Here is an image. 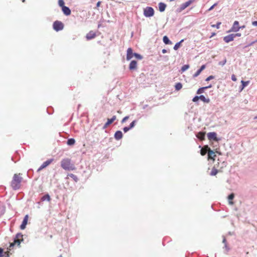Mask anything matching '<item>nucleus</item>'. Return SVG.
<instances>
[{"label":"nucleus","mask_w":257,"mask_h":257,"mask_svg":"<svg viewBox=\"0 0 257 257\" xmlns=\"http://www.w3.org/2000/svg\"><path fill=\"white\" fill-rule=\"evenodd\" d=\"M61 167L66 171H73L76 168L71 160L69 158H64L61 161Z\"/></svg>","instance_id":"nucleus-1"},{"label":"nucleus","mask_w":257,"mask_h":257,"mask_svg":"<svg viewBox=\"0 0 257 257\" xmlns=\"http://www.w3.org/2000/svg\"><path fill=\"white\" fill-rule=\"evenodd\" d=\"M20 175L15 174L13 180L11 182V186L14 190H18L20 188L21 183L22 181V178L20 176Z\"/></svg>","instance_id":"nucleus-2"},{"label":"nucleus","mask_w":257,"mask_h":257,"mask_svg":"<svg viewBox=\"0 0 257 257\" xmlns=\"http://www.w3.org/2000/svg\"><path fill=\"white\" fill-rule=\"evenodd\" d=\"M133 57H135L138 60H142L143 59V56L137 53H134L133 51V49L131 48H128L126 51V60H130Z\"/></svg>","instance_id":"nucleus-3"},{"label":"nucleus","mask_w":257,"mask_h":257,"mask_svg":"<svg viewBox=\"0 0 257 257\" xmlns=\"http://www.w3.org/2000/svg\"><path fill=\"white\" fill-rule=\"evenodd\" d=\"M154 15V10L153 8L147 7L144 10V15L146 17H151Z\"/></svg>","instance_id":"nucleus-4"},{"label":"nucleus","mask_w":257,"mask_h":257,"mask_svg":"<svg viewBox=\"0 0 257 257\" xmlns=\"http://www.w3.org/2000/svg\"><path fill=\"white\" fill-rule=\"evenodd\" d=\"M53 29L57 32L62 30L64 28L63 24L59 21H56L53 25Z\"/></svg>","instance_id":"nucleus-5"},{"label":"nucleus","mask_w":257,"mask_h":257,"mask_svg":"<svg viewBox=\"0 0 257 257\" xmlns=\"http://www.w3.org/2000/svg\"><path fill=\"white\" fill-rule=\"evenodd\" d=\"M194 0H189L188 1L181 4L178 9V11L181 12V11L185 10L187 7L189 6Z\"/></svg>","instance_id":"nucleus-6"},{"label":"nucleus","mask_w":257,"mask_h":257,"mask_svg":"<svg viewBox=\"0 0 257 257\" xmlns=\"http://www.w3.org/2000/svg\"><path fill=\"white\" fill-rule=\"evenodd\" d=\"M54 161L53 159H50L47 160L46 161L44 162L41 166L38 168L37 172H40L48 165H49L53 161Z\"/></svg>","instance_id":"nucleus-7"},{"label":"nucleus","mask_w":257,"mask_h":257,"mask_svg":"<svg viewBox=\"0 0 257 257\" xmlns=\"http://www.w3.org/2000/svg\"><path fill=\"white\" fill-rule=\"evenodd\" d=\"M138 63L137 61L132 60L129 65V69L131 71L136 70L137 69Z\"/></svg>","instance_id":"nucleus-8"},{"label":"nucleus","mask_w":257,"mask_h":257,"mask_svg":"<svg viewBox=\"0 0 257 257\" xmlns=\"http://www.w3.org/2000/svg\"><path fill=\"white\" fill-rule=\"evenodd\" d=\"M208 160H213V161L215 160V158L216 157V155L215 154V153L211 150L210 148H208Z\"/></svg>","instance_id":"nucleus-9"},{"label":"nucleus","mask_w":257,"mask_h":257,"mask_svg":"<svg viewBox=\"0 0 257 257\" xmlns=\"http://www.w3.org/2000/svg\"><path fill=\"white\" fill-rule=\"evenodd\" d=\"M241 27H239V22L235 21L231 28V31L236 32L239 30Z\"/></svg>","instance_id":"nucleus-10"},{"label":"nucleus","mask_w":257,"mask_h":257,"mask_svg":"<svg viewBox=\"0 0 257 257\" xmlns=\"http://www.w3.org/2000/svg\"><path fill=\"white\" fill-rule=\"evenodd\" d=\"M235 38V36L233 35V34H229L227 36L224 37L223 40L226 43H229L234 40Z\"/></svg>","instance_id":"nucleus-11"},{"label":"nucleus","mask_w":257,"mask_h":257,"mask_svg":"<svg viewBox=\"0 0 257 257\" xmlns=\"http://www.w3.org/2000/svg\"><path fill=\"white\" fill-rule=\"evenodd\" d=\"M207 137L210 140L217 141V135L215 132H210L207 134Z\"/></svg>","instance_id":"nucleus-12"},{"label":"nucleus","mask_w":257,"mask_h":257,"mask_svg":"<svg viewBox=\"0 0 257 257\" xmlns=\"http://www.w3.org/2000/svg\"><path fill=\"white\" fill-rule=\"evenodd\" d=\"M96 37V34L92 31H90L86 36L87 40H91Z\"/></svg>","instance_id":"nucleus-13"},{"label":"nucleus","mask_w":257,"mask_h":257,"mask_svg":"<svg viewBox=\"0 0 257 257\" xmlns=\"http://www.w3.org/2000/svg\"><path fill=\"white\" fill-rule=\"evenodd\" d=\"M28 215H26L25 216V217L23 220L22 223L21 224V225L20 226V228L21 229H24L26 228V225L28 222Z\"/></svg>","instance_id":"nucleus-14"},{"label":"nucleus","mask_w":257,"mask_h":257,"mask_svg":"<svg viewBox=\"0 0 257 257\" xmlns=\"http://www.w3.org/2000/svg\"><path fill=\"white\" fill-rule=\"evenodd\" d=\"M114 137L116 140H119L122 138V133L120 131H116L114 135Z\"/></svg>","instance_id":"nucleus-15"},{"label":"nucleus","mask_w":257,"mask_h":257,"mask_svg":"<svg viewBox=\"0 0 257 257\" xmlns=\"http://www.w3.org/2000/svg\"><path fill=\"white\" fill-rule=\"evenodd\" d=\"M62 10L66 16H69L71 14L70 9L66 6L63 7V8H62Z\"/></svg>","instance_id":"nucleus-16"},{"label":"nucleus","mask_w":257,"mask_h":257,"mask_svg":"<svg viewBox=\"0 0 257 257\" xmlns=\"http://www.w3.org/2000/svg\"><path fill=\"white\" fill-rule=\"evenodd\" d=\"M158 6L160 12H163L165 11L166 8V5L165 4L161 2L159 4Z\"/></svg>","instance_id":"nucleus-17"},{"label":"nucleus","mask_w":257,"mask_h":257,"mask_svg":"<svg viewBox=\"0 0 257 257\" xmlns=\"http://www.w3.org/2000/svg\"><path fill=\"white\" fill-rule=\"evenodd\" d=\"M234 197V195L233 193H231L228 196V203L229 205H232L233 204V202L232 201Z\"/></svg>","instance_id":"nucleus-18"},{"label":"nucleus","mask_w":257,"mask_h":257,"mask_svg":"<svg viewBox=\"0 0 257 257\" xmlns=\"http://www.w3.org/2000/svg\"><path fill=\"white\" fill-rule=\"evenodd\" d=\"M205 136V133L204 132H199L197 135V138L200 140H204Z\"/></svg>","instance_id":"nucleus-19"},{"label":"nucleus","mask_w":257,"mask_h":257,"mask_svg":"<svg viewBox=\"0 0 257 257\" xmlns=\"http://www.w3.org/2000/svg\"><path fill=\"white\" fill-rule=\"evenodd\" d=\"M163 42L166 45L172 44L171 41L169 40L167 36H165L163 38Z\"/></svg>","instance_id":"nucleus-20"},{"label":"nucleus","mask_w":257,"mask_h":257,"mask_svg":"<svg viewBox=\"0 0 257 257\" xmlns=\"http://www.w3.org/2000/svg\"><path fill=\"white\" fill-rule=\"evenodd\" d=\"M199 99L203 101L205 103H209L210 102V99L209 98H206L204 95H201L199 96Z\"/></svg>","instance_id":"nucleus-21"},{"label":"nucleus","mask_w":257,"mask_h":257,"mask_svg":"<svg viewBox=\"0 0 257 257\" xmlns=\"http://www.w3.org/2000/svg\"><path fill=\"white\" fill-rule=\"evenodd\" d=\"M21 243V241L20 240V239H18V238H15L14 239V243H11L10 245V247H12L14 246L15 244H17L18 245H19Z\"/></svg>","instance_id":"nucleus-22"},{"label":"nucleus","mask_w":257,"mask_h":257,"mask_svg":"<svg viewBox=\"0 0 257 257\" xmlns=\"http://www.w3.org/2000/svg\"><path fill=\"white\" fill-rule=\"evenodd\" d=\"M75 143V140L73 138L69 139L67 141V144L69 146H72L74 145Z\"/></svg>","instance_id":"nucleus-23"},{"label":"nucleus","mask_w":257,"mask_h":257,"mask_svg":"<svg viewBox=\"0 0 257 257\" xmlns=\"http://www.w3.org/2000/svg\"><path fill=\"white\" fill-rule=\"evenodd\" d=\"M41 200L43 201H46V200H47L48 201H49L50 200V195L49 194H48L44 195L41 198Z\"/></svg>","instance_id":"nucleus-24"},{"label":"nucleus","mask_w":257,"mask_h":257,"mask_svg":"<svg viewBox=\"0 0 257 257\" xmlns=\"http://www.w3.org/2000/svg\"><path fill=\"white\" fill-rule=\"evenodd\" d=\"M175 90L177 91L180 90L182 88V84L180 82L177 83L175 86Z\"/></svg>","instance_id":"nucleus-25"},{"label":"nucleus","mask_w":257,"mask_h":257,"mask_svg":"<svg viewBox=\"0 0 257 257\" xmlns=\"http://www.w3.org/2000/svg\"><path fill=\"white\" fill-rule=\"evenodd\" d=\"M183 41H184L183 40H181L180 42H179L177 43L175 45V46H174V48H174V49L175 50H177L179 48V47H180L181 43L182 42H183Z\"/></svg>","instance_id":"nucleus-26"},{"label":"nucleus","mask_w":257,"mask_h":257,"mask_svg":"<svg viewBox=\"0 0 257 257\" xmlns=\"http://www.w3.org/2000/svg\"><path fill=\"white\" fill-rule=\"evenodd\" d=\"M208 148H209L207 147L206 149H205V148H202L201 149L200 154L202 156H204L205 155H206V154L207 153H208Z\"/></svg>","instance_id":"nucleus-27"},{"label":"nucleus","mask_w":257,"mask_h":257,"mask_svg":"<svg viewBox=\"0 0 257 257\" xmlns=\"http://www.w3.org/2000/svg\"><path fill=\"white\" fill-rule=\"evenodd\" d=\"M112 122L111 120L109 119V118L107 119V122L104 124V125L102 127V129L104 130L107 127V126L111 124Z\"/></svg>","instance_id":"nucleus-28"},{"label":"nucleus","mask_w":257,"mask_h":257,"mask_svg":"<svg viewBox=\"0 0 257 257\" xmlns=\"http://www.w3.org/2000/svg\"><path fill=\"white\" fill-rule=\"evenodd\" d=\"M217 173H218V170L214 167L212 168V169L210 173V175L211 176H214V175H216Z\"/></svg>","instance_id":"nucleus-29"},{"label":"nucleus","mask_w":257,"mask_h":257,"mask_svg":"<svg viewBox=\"0 0 257 257\" xmlns=\"http://www.w3.org/2000/svg\"><path fill=\"white\" fill-rule=\"evenodd\" d=\"M241 86H242L241 90H242L245 86H246L248 84L249 81H244L242 80L241 81Z\"/></svg>","instance_id":"nucleus-30"},{"label":"nucleus","mask_w":257,"mask_h":257,"mask_svg":"<svg viewBox=\"0 0 257 257\" xmlns=\"http://www.w3.org/2000/svg\"><path fill=\"white\" fill-rule=\"evenodd\" d=\"M205 88L206 87H204L199 88L197 91V94H199L203 93L204 92V90H206Z\"/></svg>","instance_id":"nucleus-31"},{"label":"nucleus","mask_w":257,"mask_h":257,"mask_svg":"<svg viewBox=\"0 0 257 257\" xmlns=\"http://www.w3.org/2000/svg\"><path fill=\"white\" fill-rule=\"evenodd\" d=\"M68 176L72 178L76 182L78 181V178L76 175L73 174H69Z\"/></svg>","instance_id":"nucleus-32"},{"label":"nucleus","mask_w":257,"mask_h":257,"mask_svg":"<svg viewBox=\"0 0 257 257\" xmlns=\"http://www.w3.org/2000/svg\"><path fill=\"white\" fill-rule=\"evenodd\" d=\"M189 68V65H187V64L184 65L182 67L181 70L183 72H184L186 70H187Z\"/></svg>","instance_id":"nucleus-33"},{"label":"nucleus","mask_w":257,"mask_h":257,"mask_svg":"<svg viewBox=\"0 0 257 257\" xmlns=\"http://www.w3.org/2000/svg\"><path fill=\"white\" fill-rule=\"evenodd\" d=\"M136 122H137V120H134V121H133L130 123V126H129V127H130L131 129H132V128H133V127L135 126V124H136Z\"/></svg>","instance_id":"nucleus-34"},{"label":"nucleus","mask_w":257,"mask_h":257,"mask_svg":"<svg viewBox=\"0 0 257 257\" xmlns=\"http://www.w3.org/2000/svg\"><path fill=\"white\" fill-rule=\"evenodd\" d=\"M58 5L61 8H63V7H64V2L63 0H58Z\"/></svg>","instance_id":"nucleus-35"},{"label":"nucleus","mask_w":257,"mask_h":257,"mask_svg":"<svg viewBox=\"0 0 257 257\" xmlns=\"http://www.w3.org/2000/svg\"><path fill=\"white\" fill-rule=\"evenodd\" d=\"M221 24V22H217L216 25H213L211 26L213 28H216L217 29H219L220 26Z\"/></svg>","instance_id":"nucleus-36"},{"label":"nucleus","mask_w":257,"mask_h":257,"mask_svg":"<svg viewBox=\"0 0 257 257\" xmlns=\"http://www.w3.org/2000/svg\"><path fill=\"white\" fill-rule=\"evenodd\" d=\"M8 255V253L7 252H5V254H3V249L0 247V256Z\"/></svg>","instance_id":"nucleus-37"},{"label":"nucleus","mask_w":257,"mask_h":257,"mask_svg":"<svg viewBox=\"0 0 257 257\" xmlns=\"http://www.w3.org/2000/svg\"><path fill=\"white\" fill-rule=\"evenodd\" d=\"M201 72L199 69H198L194 74H193V77H197Z\"/></svg>","instance_id":"nucleus-38"},{"label":"nucleus","mask_w":257,"mask_h":257,"mask_svg":"<svg viewBox=\"0 0 257 257\" xmlns=\"http://www.w3.org/2000/svg\"><path fill=\"white\" fill-rule=\"evenodd\" d=\"M226 59H224L223 61H220L218 63V64L219 65L223 66V65H224L226 64Z\"/></svg>","instance_id":"nucleus-39"},{"label":"nucleus","mask_w":257,"mask_h":257,"mask_svg":"<svg viewBox=\"0 0 257 257\" xmlns=\"http://www.w3.org/2000/svg\"><path fill=\"white\" fill-rule=\"evenodd\" d=\"M199 99V96H195L192 99L193 102H197Z\"/></svg>","instance_id":"nucleus-40"},{"label":"nucleus","mask_w":257,"mask_h":257,"mask_svg":"<svg viewBox=\"0 0 257 257\" xmlns=\"http://www.w3.org/2000/svg\"><path fill=\"white\" fill-rule=\"evenodd\" d=\"M130 130L131 128L129 127V126H125L123 128V130L124 133L127 132Z\"/></svg>","instance_id":"nucleus-41"},{"label":"nucleus","mask_w":257,"mask_h":257,"mask_svg":"<svg viewBox=\"0 0 257 257\" xmlns=\"http://www.w3.org/2000/svg\"><path fill=\"white\" fill-rule=\"evenodd\" d=\"M214 78V76H213V75H210L209 76H208L206 79V81H210V80L213 79Z\"/></svg>","instance_id":"nucleus-42"},{"label":"nucleus","mask_w":257,"mask_h":257,"mask_svg":"<svg viewBox=\"0 0 257 257\" xmlns=\"http://www.w3.org/2000/svg\"><path fill=\"white\" fill-rule=\"evenodd\" d=\"M129 118L128 116H125L121 120V123H124Z\"/></svg>","instance_id":"nucleus-43"},{"label":"nucleus","mask_w":257,"mask_h":257,"mask_svg":"<svg viewBox=\"0 0 257 257\" xmlns=\"http://www.w3.org/2000/svg\"><path fill=\"white\" fill-rule=\"evenodd\" d=\"M217 5V3H215L214 4V5H213L208 10V11H210L211 10H212Z\"/></svg>","instance_id":"nucleus-44"},{"label":"nucleus","mask_w":257,"mask_h":257,"mask_svg":"<svg viewBox=\"0 0 257 257\" xmlns=\"http://www.w3.org/2000/svg\"><path fill=\"white\" fill-rule=\"evenodd\" d=\"M257 42V39L255 40L254 41H253L252 42H251L250 44H249L247 46H246L245 47V48L247 47H248V46H252L253 44Z\"/></svg>","instance_id":"nucleus-45"},{"label":"nucleus","mask_w":257,"mask_h":257,"mask_svg":"<svg viewBox=\"0 0 257 257\" xmlns=\"http://www.w3.org/2000/svg\"><path fill=\"white\" fill-rule=\"evenodd\" d=\"M116 116H115V115H113V116L112 117V118H109V119L110 120H111L112 122H113V121L116 119Z\"/></svg>","instance_id":"nucleus-46"},{"label":"nucleus","mask_w":257,"mask_h":257,"mask_svg":"<svg viewBox=\"0 0 257 257\" xmlns=\"http://www.w3.org/2000/svg\"><path fill=\"white\" fill-rule=\"evenodd\" d=\"M231 80L233 81H236V78L234 74L232 75V76H231Z\"/></svg>","instance_id":"nucleus-47"},{"label":"nucleus","mask_w":257,"mask_h":257,"mask_svg":"<svg viewBox=\"0 0 257 257\" xmlns=\"http://www.w3.org/2000/svg\"><path fill=\"white\" fill-rule=\"evenodd\" d=\"M23 235L21 233H18L16 235V238L20 239V237L22 238Z\"/></svg>","instance_id":"nucleus-48"},{"label":"nucleus","mask_w":257,"mask_h":257,"mask_svg":"<svg viewBox=\"0 0 257 257\" xmlns=\"http://www.w3.org/2000/svg\"><path fill=\"white\" fill-rule=\"evenodd\" d=\"M224 248H225L226 249V252H228L229 250V248L228 247L227 245V243H225V244H224Z\"/></svg>","instance_id":"nucleus-49"},{"label":"nucleus","mask_w":257,"mask_h":257,"mask_svg":"<svg viewBox=\"0 0 257 257\" xmlns=\"http://www.w3.org/2000/svg\"><path fill=\"white\" fill-rule=\"evenodd\" d=\"M205 68V66L204 65H203L201 66V67L199 69L200 71L202 72V71H203Z\"/></svg>","instance_id":"nucleus-50"},{"label":"nucleus","mask_w":257,"mask_h":257,"mask_svg":"<svg viewBox=\"0 0 257 257\" xmlns=\"http://www.w3.org/2000/svg\"><path fill=\"white\" fill-rule=\"evenodd\" d=\"M233 35L235 36V38L236 37L241 36V34L240 33L233 34Z\"/></svg>","instance_id":"nucleus-51"},{"label":"nucleus","mask_w":257,"mask_h":257,"mask_svg":"<svg viewBox=\"0 0 257 257\" xmlns=\"http://www.w3.org/2000/svg\"><path fill=\"white\" fill-rule=\"evenodd\" d=\"M252 25L254 26H257V21L252 22Z\"/></svg>","instance_id":"nucleus-52"},{"label":"nucleus","mask_w":257,"mask_h":257,"mask_svg":"<svg viewBox=\"0 0 257 257\" xmlns=\"http://www.w3.org/2000/svg\"><path fill=\"white\" fill-rule=\"evenodd\" d=\"M222 242L223 243H224V244H225V243H226V239H225V237L224 236H223Z\"/></svg>","instance_id":"nucleus-53"},{"label":"nucleus","mask_w":257,"mask_h":257,"mask_svg":"<svg viewBox=\"0 0 257 257\" xmlns=\"http://www.w3.org/2000/svg\"><path fill=\"white\" fill-rule=\"evenodd\" d=\"M101 4V2H98L96 4V7H99Z\"/></svg>","instance_id":"nucleus-54"},{"label":"nucleus","mask_w":257,"mask_h":257,"mask_svg":"<svg viewBox=\"0 0 257 257\" xmlns=\"http://www.w3.org/2000/svg\"><path fill=\"white\" fill-rule=\"evenodd\" d=\"M205 87H206V88H205L206 89H207L208 88H210L212 87V85L210 84L209 85H208L207 86H205Z\"/></svg>","instance_id":"nucleus-55"},{"label":"nucleus","mask_w":257,"mask_h":257,"mask_svg":"<svg viewBox=\"0 0 257 257\" xmlns=\"http://www.w3.org/2000/svg\"><path fill=\"white\" fill-rule=\"evenodd\" d=\"M167 50H166V49H163V50H162V53H163V54H165V53H167Z\"/></svg>","instance_id":"nucleus-56"},{"label":"nucleus","mask_w":257,"mask_h":257,"mask_svg":"<svg viewBox=\"0 0 257 257\" xmlns=\"http://www.w3.org/2000/svg\"><path fill=\"white\" fill-rule=\"evenodd\" d=\"M241 27V28L240 29H243L245 27H244V26H242V27Z\"/></svg>","instance_id":"nucleus-57"},{"label":"nucleus","mask_w":257,"mask_h":257,"mask_svg":"<svg viewBox=\"0 0 257 257\" xmlns=\"http://www.w3.org/2000/svg\"><path fill=\"white\" fill-rule=\"evenodd\" d=\"M254 119H257V116H255V117H254Z\"/></svg>","instance_id":"nucleus-58"},{"label":"nucleus","mask_w":257,"mask_h":257,"mask_svg":"<svg viewBox=\"0 0 257 257\" xmlns=\"http://www.w3.org/2000/svg\"><path fill=\"white\" fill-rule=\"evenodd\" d=\"M58 257H62V255H59Z\"/></svg>","instance_id":"nucleus-59"}]
</instances>
